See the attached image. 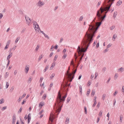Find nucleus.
<instances>
[{"label":"nucleus","mask_w":124,"mask_h":124,"mask_svg":"<svg viewBox=\"0 0 124 124\" xmlns=\"http://www.w3.org/2000/svg\"><path fill=\"white\" fill-rule=\"evenodd\" d=\"M67 93L64 96H62V94L60 91L58 92L57 98V103H55V119L60 112L63 105L62 103L65 101V98L67 96Z\"/></svg>","instance_id":"7ed1b4c3"},{"label":"nucleus","mask_w":124,"mask_h":124,"mask_svg":"<svg viewBox=\"0 0 124 124\" xmlns=\"http://www.w3.org/2000/svg\"><path fill=\"white\" fill-rule=\"evenodd\" d=\"M43 57V56H42V55L41 56H40L38 60V62Z\"/></svg>","instance_id":"f704fd0d"},{"label":"nucleus","mask_w":124,"mask_h":124,"mask_svg":"<svg viewBox=\"0 0 124 124\" xmlns=\"http://www.w3.org/2000/svg\"><path fill=\"white\" fill-rule=\"evenodd\" d=\"M53 54H54L53 53V52L51 53H50V54L49 55V57H51L52 56V55H53Z\"/></svg>","instance_id":"e2e57ef3"},{"label":"nucleus","mask_w":124,"mask_h":124,"mask_svg":"<svg viewBox=\"0 0 124 124\" xmlns=\"http://www.w3.org/2000/svg\"><path fill=\"white\" fill-rule=\"evenodd\" d=\"M22 98V97H19V99L18 100V102H19L21 101V100Z\"/></svg>","instance_id":"603ef678"},{"label":"nucleus","mask_w":124,"mask_h":124,"mask_svg":"<svg viewBox=\"0 0 124 124\" xmlns=\"http://www.w3.org/2000/svg\"><path fill=\"white\" fill-rule=\"evenodd\" d=\"M118 74L117 73H116L115 74L114 76V78L115 79H116L117 78L118 76Z\"/></svg>","instance_id":"aec40b11"},{"label":"nucleus","mask_w":124,"mask_h":124,"mask_svg":"<svg viewBox=\"0 0 124 124\" xmlns=\"http://www.w3.org/2000/svg\"><path fill=\"white\" fill-rule=\"evenodd\" d=\"M29 70V66L28 65H26L25 69V71L26 73L27 74Z\"/></svg>","instance_id":"6e6552de"},{"label":"nucleus","mask_w":124,"mask_h":124,"mask_svg":"<svg viewBox=\"0 0 124 124\" xmlns=\"http://www.w3.org/2000/svg\"><path fill=\"white\" fill-rule=\"evenodd\" d=\"M54 66V63H53L52 64V66L50 67V69L52 70L53 69V68Z\"/></svg>","instance_id":"de8ad7c7"},{"label":"nucleus","mask_w":124,"mask_h":124,"mask_svg":"<svg viewBox=\"0 0 124 124\" xmlns=\"http://www.w3.org/2000/svg\"><path fill=\"white\" fill-rule=\"evenodd\" d=\"M46 94H44L42 97V98H43L44 99H45L46 98Z\"/></svg>","instance_id":"79ce46f5"},{"label":"nucleus","mask_w":124,"mask_h":124,"mask_svg":"<svg viewBox=\"0 0 124 124\" xmlns=\"http://www.w3.org/2000/svg\"><path fill=\"white\" fill-rule=\"evenodd\" d=\"M7 107L5 106L3 107L2 108V110L3 111L4 110L7 108Z\"/></svg>","instance_id":"a18cd8bd"},{"label":"nucleus","mask_w":124,"mask_h":124,"mask_svg":"<svg viewBox=\"0 0 124 124\" xmlns=\"http://www.w3.org/2000/svg\"><path fill=\"white\" fill-rule=\"evenodd\" d=\"M117 36L116 34H113V37H112V39H114V40H113V41H115V39L116 38V37Z\"/></svg>","instance_id":"a211bd4d"},{"label":"nucleus","mask_w":124,"mask_h":124,"mask_svg":"<svg viewBox=\"0 0 124 124\" xmlns=\"http://www.w3.org/2000/svg\"><path fill=\"white\" fill-rule=\"evenodd\" d=\"M8 46L7 45H6V46L5 47L4 49V50H6L7 49L8 47Z\"/></svg>","instance_id":"052dcab7"},{"label":"nucleus","mask_w":124,"mask_h":124,"mask_svg":"<svg viewBox=\"0 0 124 124\" xmlns=\"http://www.w3.org/2000/svg\"><path fill=\"white\" fill-rule=\"evenodd\" d=\"M22 108L21 107L20 108L19 111L18 112V113H21L22 110Z\"/></svg>","instance_id":"69168bd1"},{"label":"nucleus","mask_w":124,"mask_h":124,"mask_svg":"<svg viewBox=\"0 0 124 124\" xmlns=\"http://www.w3.org/2000/svg\"><path fill=\"white\" fill-rule=\"evenodd\" d=\"M3 16V15L2 13L0 14V19Z\"/></svg>","instance_id":"680f3d73"},{"label":"nucleus","mask_w":124,"mask_h":124,"mask_svg":"<svg viewBox=\"0 0 124 124\" xmlns=\"http://www.w3.org/2000/svg\"><path fill=\"white\" fill-rule=\"evenodd\" d=\"M16 117H15V116H13V120H12V121H13L12 122V124H15V122L16 121Z\"/></svg>","instance_id":"ddd939ff"},{"label":"nucleus","mask_w":124,"mask_h":124,"mask_svg":"<svg viewBox=\"0 0 124 124\" xmlns=\"http://www.w3.org/2000/svg\"><path fill=\"white\" fill-rule=\"evenodd\" d=\"M82 87L81 85H80L79 86V91L81 92V93H82Z\"/></svg>","instance_id":"cd10ccee"},{"label":"nucleus","mask_w":124,"mask_h":124,"mask_svg":"<svg viewBox=\"0 0 124 124\" xmlns=\"http://www.w3.org/2000/svg\"><path fill=\"white\" fill-rule=\"evenodd\" d=\"M20 39L19 37H17L15 41V43H16Z\"/></svg>","instance_id":"bb28decb"},{"label":"nucleus","mask_w":124,"mask_h":124,"mask_svg":"<svg viewBox=\"0 0 124 124\" xmlns=\"http://www.w3.org/2000/svg\"><path fill=\"white\" fill-rule=\"evenodd\" d=\"M111 46H112V44H109L107 46V48H108L110 47H111Z\"/></svg>","instance_id":"3c124183"},{"label":"nucleus","mask_w":124,"mask_h":124,"mask_svg":"<svg viewBox=\"0 0 124 124\" xmlns=\"http://www.w3.org/2000/svg\"><path fill=\"white\" fill-rule=\"evenodd\" d=\"M43 79V77H40L39 81V82L40 83H41L42 81V80Z\"/></svg>","instance_id":"72a5a7b5"},{"label":"nucleus","mask_w":124,"mask_h":124,"mask_svg":"<svg viewBox=\"0 0 124 124\" xmlns=\"http://www.w3.org/2000/svg\"><path fill=\"white\" fill-rule=\"evenodd\" d=\"M107 0L108 4L105 5L103 8L102 7L98 10L96 16L100 22H95V20L96 17L95 18L90 24L89 25V27L87 31L85 34L93 38L95 36V34L99 27L101 24L102 22L106 16V14L109 10L113 2L115 0ZM106 2V0H105Z\"/></svg>","instance_id":"f257e3e1"},{"label":"nucleus","mask_w":124,"mask_h":124,"mask_svg":"<svg viewBox=\"0 0 124 124\" xmlns=\"http://www.w3.org/2000/svg\"><path fill=\"white\" fill-rule=\"evenodd\" d=\"M9 75V73L8 72H6L4 76V78L5 79L6 78L8 77Z\"/></svg>","instance_id":"4468645a"},{"label":"nucleus","mask_w":124,"mask_h":124,"mask_svg":"<svg viewBox=\"0 0 124 124\" xmlns=\"http://www.w3.org/2000/svg\"><path fill=\"white\" fill-rule=\"evenodd\" d=\"M70 64V65H73V68L72 69V70L73 71V70H75V66L74 62L72 60L71 61Z\"/></svg>","instance_id":"1a4fd4ad"},{"label":"nucleus","mask_w":124,"mask_h":124,"mask_svg":"<svg viewBox=\"0 0 124 124\" xmlns=\"http://www.w3.org/2000/svg\"><path fill=\"white\" fill-rule=\"evenodd\" d=\"M90 89H88V90L87 92V93L86 94V95L87 96H88L89 95V94L90 93Z\"/></svg>","instance_id":"c9c22d12"},{"label":"nucleus","mask_w":124,"mask_h":124,"mask_svg":"<svg viewBox=\"0 0 124 124\" xmlns=\"http://www.w3.org/2000/svg\"><path fill=\"white\" fill-rule=\"evenodd\" d=\"M34 27L36 30L38 29L39 30L40 29V28L39 27V25L38 24L34 26Z\"/></svg>","instance_id":"f8f14e48"},{"label":"nucleus","mask_w":124,"mask_h":124,"mask_svg":"<svg viewBox=\"0 0 124 124\" xmlns=\"http://www.w3.org/2000/svg\"><path fill=\"white\" fill-rule=\"evenodd\" d=\"M53 114H52L51 113V114L49 118V120L50 121L51 123L50 122H49L50 123V124H53Z\"/></svg>","instance_id":"0eeeda50"},{"label":"nucleus","mask_w":124,"mask_h":124,"mask_svg":"<svg viewBox=\"0 0 124 124\" xmlns=\"http://www.w3.org/2000/svg\"><path fill=\"white\" fill-rule=\"evenodd\" d=\"M91 82L89 81L87 83V85L89 86H90L91 84Z\"/></svg>","instance_id":"4d7b16f0"},{"label":"nucleus","mask_w":124,"mask_h":124,"mask_svg":"<svg viewBox=\"0 0 124 124\" xmlns=\"http://www.w3.org/2000/svg\"><path fill=\"white\" fill-rule=\"evenodd\" d=\"M95 91L94 90H93L92 91V92L91 93V95L92 96V95H93V96L95 94Z\"/></svg>","instance_id":"2f4dec72"},{"label":"nucleus","mask_w":124,"mask_h":124,"mask_svg":"<svg viewBox=\"0 0 124 124\" xmlns=\"http://www.w3.org/2000/svg\"><path fill=\"white\" fill-rule=\"evenodd\" d=\"M93 39L85 34V35L82 41L81 46H79L77 48V50L78 54V56H81L80 57L78 58L80 59L79 61H78V63L77 66L76 67L74 70H73V72L74 74L76 73L77 68L79 66L80 62L82 60V59L84 56V53L87 50L88 47L89 46L90 44L92 43L93 40Z\"/></svg>","instance_id":"f03ea898"},{"label":"nucleus","mask_w":124,"mask_h":124,"mask_svg":"<svg viewBox=\"0 0 124 124\" xmlns=\"http://www.w3.org/2000/svg\"><path fill=\"white\" fill-rule=\"evenodd\" d=\"M106 96V95L105 94H103L102 96V99L104 100L105 98V97Z\"/></svg>","instance_id":"5701e85b"},{"label":"nucleus","mask_w":124,"mask_h":124,"mask_svg":"<svg viewBox=\"0 0 124 124\" xmlns=\"http://www.w3.org/2000/svg\"><path fill=\"white\" fill-rule=\"evenodd\" d=\"M14 88V86H12L11 87L10 89V91L11 92H12L13 91Z\"/></svg>","instance_id":"58836bf2"},{"label":"nucleus","mask_w":124,"mask_h":124,"mask_svg":"<svg viewBox=\"0 0 124 124\" xmlns=\"http://www.w3.org/2000/svg\"><path fill=\"white\" fill-rule=\"evenodd\" d=\"M74 57H75V60H76L78 57V56L76 55V54H75Z\"/></svg>","instance_id":"49530a36"},{"label":"nucleus","mask_w":124,"mask_h":124,"mask_svg":"<svg viewBox=\"0 0 124 124\" xmlns=\"http://www.w3.org/2000/svg\"><path fill=\"white\" fill-rule=\"evenodd\" d=\"M71 98L70 97H69L67 98V99L66 100L67 102H66V103H68L70 101V100Z\"/></svg>","instance_id":"6ab92c4d"},{"label":"nucleus","mask_w":124,"mask_h":124,"mask_svg":"<svg viewBox=\"0 0 124 124\" xmlns=\"http://www.w3.org/2000/svg\"><path fill=\"white\" fill-rule=\"evenodd\" d=\"M10 42V40H8V41H7V43L6 44L8 46H9V45Z\"/></svg>","instance_id":"8fccbe9b"},{"label":"nucleus","mask_w":124,"mask_h":124,"mask_svg":"<svg viewBox=\"0 0 124 124\" xmlns=\"http://www.w3.org/2000/svg\"><path fill=\"white\" fill-rule=\"evenodd\" d=\"M48 67L49 66L48 65L46 66L45 68V69L43 70V71L44 72H45L47 70L48 68Z\"/></svg>","instance_id":"4be33fe9"},{"label":"nucleus","mask_w":124,"mask_h":124,"mask_svg":"<svg viewBox=\"0 0 124 124\" xmlns=\"http://www.w3.org/2000/svg\"><path fill=\"white\" fill-rule=\"evenodd\" d=\"M27 118L31 119V114H30V113L28 114Z\"/></svg>","instance_id":"37998d69"},{"label":"nucleus","mask_w":124,"mask_h":124,"mask_svg":"<svg viewBox=\"0 0 124 124\" xmlns=\"http://www.w3.org/2000/svg\"><path fill=\"white\" fill-rule=\"evenodd\" d=\"M84 108L85 113V114H87V111L86 108V107H84Z\"/></svg>","instance_id":"a19ab883"},{"label":"nucleus","mask_w":124,"mask_h":124,"mask_svg":"<svg viewBox=\"0 0 124 124\" xmlns=\"http://www.w3.org/2000/svg\"><path fill=\"white\" fill-rule=\"evenodd\" d=\"M111 79V78L110 77L109 78L108 80H107V83H109L110 80Z\"/></svg>","instance_id":"0e129e2a"},{"label":"nucleus","mask_w":124,"mask_h":124,"mask_svg":"<svg viewBox=\"0 0 124 124\" xmlns=\"http://www.w3.org/2000/svg\"><path fill=\"white\" fill-rule=\"evenodd\" d=\"M6 88H8V86H9V84L8 83V82H6Z\"/></svg>","instance_id":"b1692460"},{"label":"nucleus","mask_w":124,"mask_h":124,"mask_svg":"<svg viewBox=\"0 0 124 124\" xmlns=\"http://www.w3.org/2000/svg\"><path fill=\"white\" fill-rule=\"evenodd\" d=\"M10 62V61L9 60H8V63L6 67L7 68L9 66Z\"/></svg>","instance_id":"4c0bfd02"},{"label":"nucleus","mask_w":124,"mask_h":124,"mask_svg":"<svg viewBox=\"0 0 124 124\" xmlns=\"http://www.w3.org/2000/svg\"><path fill=\"white\" fill-rule=\"evenodd\" d=\"M25 18L26 22V23L29 25H30V23H31V19L27 16H25Z\"/></svg>","instance_id":"39448f33"},{"label":"nucleus","mask_w":124,"mask_h":124,"mask_svg":"<svg viewBox=\"0 0 124 124\" xmlns=\"http://www.w3.org/2000/svg\"><path fill=\"white\" fill-rule=\"evenodd\" d=\"M4 99H1L0 100V104H2L4 102Z\"/></svg>","instance_id":"7c9ffc66"},{"label":"nucleus","mask_w":124,"mask_h":124,"mask_svg":"<svg viewBox=\"0 0 124 124\" xmlns=\"http://www.w3.org/2000/svg\"><path fill=\"white\" fill-rule=\"evenodd\" d=\"M69 119L68 117L66 118L65 123L66 124H68L69 123Z\"/></svg>","instance_id":"dca6fc26"},{"label":"nucleus","mask_w":124,"mask_h":124,"mask_svg":"<svg viewBox=\"0 0 124 124\" xmlns=\"http://www.w3.org/2000/svg\"><path fill=\"white\" fill-rule=\"evenodd\" d=\"M118 93L117 91H116L114 93L113 95L114 96H115Z\"/></svg>","instance_id":"e433bc0d"},{"label":"nucleus","mask_w":124,"mask_h":124,"mask_svg":"<svg viewBox=\"0 0 124 124\" xmlns=\"http://www.w3.org/2000/svg\"><path fill=\"white\" fill-rule=\"evenodd\" d=\"M44 112V110H41L39 113V115H40L42 114Z\"/></svg>","instance_id":"774afa93"},{"label":"nucleus","mask_w":124,"mask_h":124,"mask_svg":"<svg viewBox=\"0 0 124 124\" xmlns=\"http://www.w3.org/2000/svg\"><path fill=\"white\" fill-rule=\"evenodd\" d=\"M38 23H37L35 21H34L33 22V25L34 26H35V25H36Z\"/></svg>","instance_id":"c756f323"},{"label":"nucleus","mask_w":124,"mask_h":124,"mask_svg":"<svg viewBox=\"0 0 124 124\" xmlns=\"http://www.w3.org/2000/svg\"><path fill=\"white\" fill-rule=\"evenodd\" d=\"M117 13L116 11H115L114 13L113 16V17L114 18H115L116 16L117 15Z\"/></svg>","instance_id":"2eb2a0df"},{"label":"nucleus","mask_w":124,"mask_h":124,"mask_svg":"<svg viewBox=\"0 0 124 124\" xmlns=\"http://www.w3.org/2000/svg\"><path fill=\"white\" fill-rule=\"evenodd\" d=\"M96 103H97V102H96V101H94V103H93V107H95V106L96 105Z\"/></svg>","instance_id":"bf43d9fd"},{"label":"nucleus","mask_w":124,"mask_h":124,"mask_svg":"<svg viewBox=\"0 0 124 124\" xmlns=\"http://www.w3.org/2000/svg\"><path fill=\"white\" fill-rule=\"evenodd\" d=\"M83 18V16H80V17L79 19V21H82Z\"/></svg>","instance_id":"a878e982"},{"label":"nucleus","mask_w":124,"mask_h":124,"mask_svg":"<svg viewBox=\"0 0 124 124\" xmlns=\"http://www.w3.org/2000/svg\"><path fill=\"white\" fill-rule=\"evenodd\" d=\"M26 100H24L23 101V102H22V104H23L24 103H25L26 102Z\"/></svg>","instance_id":"338daca9"},{"label":"nucleus","mask_w":124,"mask_h":124,"mask_svg":"<svg viewBox=\"0 0 124 124\" xmlns=\"http://www.w3.org/2000/svg\"><path fill=\"white\" fill-rule=\"evenodd\" d=\"M12 53H10L9 54L7 58V60H9V59L11 57L12 55Z\"/></svg>","instance_id":"9b49d317"},{"label":"nucleus","mask_w":124,"mask_h":124,"mask_svg":"<svg viewBox=\"0 0 124 124\" xmlns=\"http://www.w3.org/2000/svg\"><path fill=\"white\" fill-rule=\"evenodd\" d=\"M44 3L41 1L40 0H39L38 2L37 5L39 7H41L44 5Z\"/></svg>","instance_id":"423d86ee"},{"label":"nucleus","mask_w":124,"mask_h":124,"mask_svg":"<svg viewBox=\"0 0 124 124\" xmlns=\"http://www.w3.org/2000/svg\"><path fill=\"white\" fill-rule=\"evenodd\" d=\"M120 121L121 122H122V119L123 118V116H122V115H120Z\"/></svg>","instance_id":"c85d7f7f"},{"label":"nucleus","mask_w":124,"mask_h":124,"mask_svg":"<svg viewBox=\"0 0 124 124\" xmlns=\"http://www.w3.org/2000/svg\"><path fill=\"white\" fill-rule=\"evenodd\" d=\"M44 104L43 103H42L41 102L39 104V106H41V107H42L43 106Z\"/></svg>","instance_id":"13d9d810"},{"label":"nucleus","mask_w":124,"mask_h":124,"mask_svg":"<svg viewBox=\"0 0 124 124\" xmlns=\"http://www.w3.org/2000/svg\"><path fill=\"white\" fill-rule=\"evenodd\" d=\"M54 76V74H52L50 76V79H52Z\"/></svg>","instance_id":"473e14b6"},{"label":"nucleus","mask_w":124,"mask_h":124,"mask_svg":"<svg viewBox=\"0 0 124 124\" xmlns=\"http://www.w3.org/2000/svg\"><path fill=\"white\" fill-rule=\"evenodd\" d=\"M63 40V38H61L60 39V41H59V43H61L62 41Z\"/></svg>","instance_id":"5fc2aeb1"},{"label":"nucleus","mask_w":124,"mask_h":124,"mask_svg":"<svg viewBox=\"0 0 124 124\" xmlns=\"http://www.w3.org/2000/svg\"><path fill=\"white\" fill-rule=\"evenodd\" d=\"M54 48V46H53V45H52L51 47V48L50 49V51H53L54 50L53 49H52L53 48Z\"/></svg>","instance_id":"6e6d98bb"},{"label":"nucleus","mask_w":124,"mask_h":124,"mask_svg":"<svg viewBox=\"0 0 124 124\" xmlns=\"http://www.w3.org/2000/svg\"><path fill=\"white\" fill-rule=\"evenodd\" d=\"M44 35L46 38H47L48 39H49V37H48V36L47 35L45 34Z\"/></svg>","instance_id":"864d4df0"},{"label":"nucleus","mask_w":124,"mask_h":124,"mask_svg":"<svg viewBox=\"0 0 124 124\" xmlns=\"http://www.w3.org/2000/svg\"><path fill=\"white\" fill-rule=\"evenodd\" d=\"M32 78H31V77H30L29 79L28 80V83H30V82L32 80Z\"/></svg>","instance_id":"393cba45"},{"label":"nucleus","mask_w":124,"mask_h":124,"mask_svg":"<svg viewBox=\"0 0 124 124\" xmlns=\"http://www.w3.org/2000/svg\"><path fill=\"white\" fill-rule=\"evenodd\" d=\"M39 45H38L37 46V47H36V49H35V50L36 51H37L38 50L39 48Z\"/></svg>","instance_id":"09e8293b"},{"label":"nucleus","mask_w":124,"mask_h":124,"mask_svg":"<svg viewBox=\"0 0 124 124\" xmlns=\"http://www.w3.org/2000/svg\"><path fill=\"white\" fill-rule=\"evenodd\" d=\"M102 111H101L99 112V116H102Z\"/></svg>","instance_id":"ea45409f"},{"label":"nucleus","mask_w":124,"mask_h":124,"mask_svg":"<svg viewBox=\"0 0 124 124\" xmlns=\"http://www.w3.org/2000/svg\"><path fill=\"white\" fill-rule=\"evenodd\" d=\"M115 26L114 25H113L112 26L110 27L109 28L111 30H112L113 29H114L115 28Z\"/></svg>","instance_id":"412c9836"},{"label":"nucleus","mask_w":124,"mask_h":124,"mask_svg":"<svg viewBox=\"0 0 124 124\" xmlns=\"http://www.w3.org/2000/svg\"><path fill=\"white\" fill-rule=\"evenodd\" d=\"M108 48H107L105 49L103 51V52L104 53H105L106 52L108 51Z\"/></svg>","instance_id":"c03bdc74"},{"label":"nucleus","mask_w":124,"mask_h":124,"mask_svg":"<svg viewBox=\"0 0 124 124\" xmlns=\"http://www.w3.org/2000/svg\"><path fill=\"white\" fill-rule=\"evenodd\" d=\"M122 3V1H119L117 2L116 3V5L117 6H119Z\"/></svg>","instance_id":"f3484780"},{"label":"nucleus","mask_w":124,"mask_h":124,"mask_svg":"<svg viewBox=\"0 0 124 124\" xmlns=\"http://www.w3.org/2000/svg\"><path fill=\"white\" fill-rule=\"evenodd\" d=\"M70 70V66H69L68 67V70L67 71L66 75L67 78L69 79L70 81L71 82L74 78L75 74L73 72V70L72 73H70L69 71Z\"/></svg>","instance_id":"20e7f679"},{"label":"nucleus","mask_w":124,"mask_h":124,"mask_svg":"<svg viewBox=\"0 0 124 124\" xmlns=\"http://www.w3.org/2000/svg\"><path fill=\"white\" fill-rule=\"evenodd\" d=\"M124 71V68L123 67L118 69V72H122Z\"/></svg>","instance_id":"9d476101"}]
</instances>
